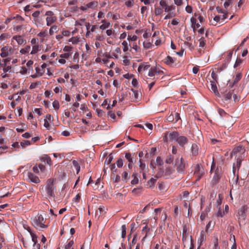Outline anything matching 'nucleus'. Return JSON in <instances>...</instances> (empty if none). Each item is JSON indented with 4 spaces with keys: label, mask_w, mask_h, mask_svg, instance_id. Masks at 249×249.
Returning <instances> with one entry per match:
<instances>
[{
    "label": "nucleus",
    "mask_w": 249,
    "mask_h": 249,
    "mask_svg": "<svg viewBox=\"0 0 249 249\" xmlns=\"http://www.w3.org/2000/svg\"><path fill=\"white\" fill-rule=\"evenodd\" d=\"M232 3V0H227L224 3V6L226 9Z\"/></svg>",
    "instance_id": "53"
},
{
    "label": "nucleus",
    "mask_w": 249,
    "mask_h": 249,
    "mask_svg": "<svg viewBox=\"0 0 249 249\" xmlns=\"http://www.w3.org/2000/svg\"><path fill=\"white\" fill-rule=\"evenodd\" d=\"M130 177L128 175V173L127 171H124L122 174V179L126 182L128 181Z\"/></svg>",
    "instance_id": "22"
},
{
    "label": "nucleus",
    "mask_w": 249,
    "mask_h": 249,
    "mask_svg": "<svg viewBox=\"0 0 249 249\" xmlns=\"http://www.w3.org/2000/svg\"><path fill=\"white\" fill-rule=\"evenodd\" d=\"M37 166L39 168V169L41 172H43L45 171L46 169V167L44 165L42 164H39Z\"/></svg>",
    "instance_id": "63"
},
{
    "label": "nucleus",
    "mask_w": 249,
    "mask_h": 249,
    "mask_svg": "<svg viewBox=\"0 0 249 249\" xmlns=\"http://www.w3.org/2000/svg\"><path fill=\"white\" fill-rule=\"evenodd\" d=\"M132 177H133V179L131 180V183L132 185H135V184H138V182H139V179L137 177L136 175L135 174V173H133L132 174Z\"/></svg>",
    "instance_id": "30"
},
{
    "label": "nucleus",
    "mask_w": 249,
    "mask_h": 249,
    "mask_svg": "<svg viewBox=\"0 0 249 249\" xmlns=\"http://www.w3.org/2000/svg\"><path fill=\"white\" fill-rule=\"evenodd\" d=\"M174 171V170L172 169V167H166L165 171V175L168 176L170 175L171 174L173 173Z\"/></svg>",
    "instance_id": "35"
},
{
    "label": "nucleus",
    "mask_w": 249,
    "mask_h": 249,
    "mask_svg": "<svg viewBox=\"0 0 249 249\" xmlns=\"http://www.w3.org/2000/svg\"><path fill=\"white\" fill-rule=\"evenodd\" d=\"M233 91L230 90L228 93H225L224 95V100L225 101L229 100L231 99L232 97V96H233V100L234 102H236V101L238 100V97L236 95V94H234L232 92Z\"/></svg>",
    "instance_id": "4"
},
{
    "label": "nucleus",
    "mask_w": 249,
    "mask_h": 249,
    "mask_svg": "<svg viewBox=\"0 0 249 249\" xmlns=\"http://www.w3.org/2000/svg\"><path fill=\"white\" fill-rule=\"evenodd\" d=\"M165 11L170 14L172 11H174L175 10V6L173 5L166 6V7L164 9Z\"/></svg>",
    "instance_id": "26"
},
{
    "label": "nucleus",
    "mask_w": 249,
    "mask_h": 249,
    "mask_svg": "<svg viewBox=\"0 0 249 249\" xmlns=\"http://www.w3.org/2000/svg\"><path fill=\"white\" fill-rule=\"evenodd\" d=\"M30 144L31 142L29 141H24L20 142V145L22 147H24Z\"/></svg>",
    "instance_id": "50"
},
{
    "label": "nucleus",
    "mask_w": 249,
    "mask_h": 249,
    "mask_svg": "<svg viewBox=\"0 0 249 249\" xmlns=\"http://www.w3.org/2000/svg\"><path fill=\"white\" fill-rule=\"evenodd\" d=\"M188 141V139L186 137L178 135L176 142L180 146L183 147L187 143Z\"/></svg>",
    "instance_id": "5"
},
{
    "label": "nucleus",
    "mask_w": 249,
    "mask_h": 249,
    "mask_svg": "<svg viewBox=\"0 0 249 249\" xmlns=\"http://www.w3.org/2000/svg\"><path fill=\"white\" fill-rule=\"evenodd\" d=\"M199 148L196 143H193L192 145L191 151L193 156H196L198 154Z\"/></svg>",
    "instance_id": "14"
},
{
    "label": "nucleus",
    "mask_w": 249,
    "mask_h": 249,
    "mask_svg": "<svg viewBox=\"0 0 249 249\" xmlns=\"http://www.w3.org/2000/svg\"><path fill=\"white\" fill-rule=\"evenodd\" d=\"M221 203H222V198L221 197L220 195L219 194L218 195V199L216 200V207L218 209L220 208V205H221Z\"/></svg>",
    "instance_id": "43"
},
{
    "label": "nucleus",
    "mask_w": 249,
    "mask_h": 249,
    "mask_svg": "<svg viewBox=\"0 0 249 249\" xmlns=\"http://www.w3.org/2000/svg\"><path fill=\"white\" fill-rule=\"evenodd\" d=\"M206 236L205 234V232L203 231H202L200 232V236L199 238L198 239L197 244L198 245V249L200 246L202 245L203 242L205 240Z\"/></svg>",
    "instance_id": "9"
},
{
    "label": "nucleus",
    "mask_w": 249,
    "mask_h": 249,
    "mask_svg": "<svg viewBox=\"0 0 249 249\" xmlns=\"http://www.w3.org/2000/svg\"><path fill=\"white\" fill-rule=\"evenodd\" d=\"M122 45L123 46L124 52H126L128 49L127 42L126 41H124L122 43Z\"/></svg>",
    "instance_id": "55"
},
{
    "label": "nucleus",
    "mask_w": 249,
    "mask_h": 249,
    "mask_svg": "<svg viewBox=\"0 0 249 249\" xmlns=\"http://www.w3.org/2000/svg\"><path fill=\"white\" fill-rule=\"evenodd\" d=\"M72 164H73V166H74V167L75 168V169L76 170L77 174H78L79 173V171H80V166L78 162L76 160H73L72 161Z\"/></svg>",
    "instance_id": "21"
},
{
    "label": "nucleus",
    "mask_w": 249,
    "mask_h": 249,
    "mask_svg": "<svg viewBox=\"0 0 249 249\" xmlns=\"http://www.w3.org/2000/svg\"><path fill=\"white\" fill-rule=\"evenodd\" d=\"M173 160H174V157L173 156H172L171 155H169L166 158V159L165 160V162L167 163L170 164L173 162Z\"/></svg>",
    "instance_id": "48"
},
{
    "label": "nucleus",
    "mask_w": 249,
    "mask_h": 249,
    "mask_svg": "<svg viewBox=\"0 0 249 249\" xmlns=\"http://www.w3.org/2000/svg\"><path fill=\"white\" fill-rule=\"evenodd\" d=\"M53 106L54 109L58 110L59 108V103L57 100H55L53 103Z\"/></svg>",
    "instance_id": "44"
},
{
    "label": "nucleus",
    "mask_w": 249,
    "mask_h": 249,
    "mask_svg": "<svg viewBox=\"0 0 249 249\" xmlns=\"http://www.w3.org/2000/svg\"><path fill=\"white\" fill-rule=\"evenodd\" d=\"M179 133L177 131L168 132V137L169 141H176Z\"/></svg>",
    "instance_id": "8"
},
{
    "label": "nucleus",
    "mask_w": 249,
    "mask_h": 249,
    "mask_svg": "<svg viewBox=\"0 0 249 249\" xmlns=\"http://www.w3.org/2000/svg\"><path fill=\"white\" fill-rule=\"evenodd\" d=\"M218 112L221 117H224L225 115H227L226 112L222 109H218Z\"/></svg>",
    "instance_id": "58"
},
{
    "label": "nucleus",
    "mask_w": 249,
    "mask_h": 249,
    "mask_svg": "<svg viewBox=\"0 0 249 249\" xmlns=\"http://www.w3.org/2000/svg\"><path fill=\"white\" fill-rule=\"evenodd\" d=\"M45 189L48 197H54V191L55 190V187L54 185V180L53 179L49 178L47 180Z\"/></svg>",
    "instance_id": "2"
},
{
    "label": "nucleus",
    "mask_w": 249,
    "mask_h": 249,
    "mask_svg": "<svg viewBox=\"0 0 249 249\" xmlns=\"http://www.w3.org/2000/svg\"><path fill=\"white\" fill-rule=\"evenodd\" d=\"M241 77H242L241 74L240 73H237L233 80V82L235 84H236L240 80V79H241Z\"/></svg>",
    "instance_id": "42"
},
{
    "label": "nucleus",
    "mask_w": 249,
    "mask_h": 249,
    "mask_svg": "<svg viewBox=\"0 0 249 249\" xmlns=\"http://www.w3.org/2000/svg\"><path fill=\"white\" fill-rule=\"evenodd\" d=\"M13 38L15 40H16L19 45H21L23 44L24 43L26 42V40L24 39L23 37H22L20 36H14Z\"/></svg>",
    "instance_id": "15"
},
{
    "label": "nucleus",
    "mask_w": 249,
    "mask_h": 249,
    "mask_svg": "<svg viewBox=\"0 0 249 249\" xmlns=\"http://www.w3.org/2000/svg\"><path fill=\"white\" fill-rule=\"evenodd\" d=\"M176 60V58L168 55L165 59V62L168 65L173 66Z\"/></svg>",
    "instance_id": "10"
},
{
    "label": "nucleus",
    "mask_w": 249,
    "mask_h": 249,
    "mask_svg": "<svg viewBox=\"0 0 249 249\" xmlns=\"http://www.w3.org/2000/svg\"><path fill=\"white\" fill-rule=\"evenodd\" d=\"M150 67L149 65H145L144 64L141 63L138 67V71L139 72H140L142 70L145 71L148 70Z\"/></svg>",
    "instance_id": "19"
},
{
    "label": "nucleus",
    "mask_w": 249,
    "mask_h": 249,
    "mask_svg": "<svg viewBox=\"0 0 249 249\" xmlns=\"http://www.w3.org/2000/svg\"><path fill=\"white\" fill-rule=\"evenodd\" d=\"M131 84L133 87L137 88L139 85L138 82L136 78H133L132 80Z\"/></svg>",
    "instance_id": "60"
},
{
    "label": "nucleus",
    "mask_w": 249,
    "mask_h": 249,
    "mask_svg": "<svg viewBox=\"0 0 249 249\" xmlns=\"http://www.w3.org/2000/svg\"><path fill=\"white\" fill-rule=\"evenodd\" d=\"M74 242L73 240L70 241L68 243L65 245V249H70L73 245Z\"/></svg>",
    "instance_id": "49"
},
{
    "label": "nucleus",
    "mask_w": 249,
    "mask_h": 249,
    "mask_svg": "<svg viewBox=\"0 0 249 249\" xmlns=\"http://www.w3.org/2000/svg\"><path fill=\"white\" fill-rule=\"evenodd\" d=\"M31 47L30 46H26L24 48H22L20 50V53L21 54H25L29 52Z\"/></svg>",
    "instance_id": "34"
},
{
    "label": "nucleus",
    "mask_w": 249,
    "mask_h": 249,
    "mask_svg": "<svg viewBox=\"0 0 249 249\" xmlns=\"http://www.w3.org/2000/svg\"><path fill=\"white\" fill-rule=\"evenodd\" d=\"M139 167L140 169L142 171H143L144 169L145 168V164L143 163L142 161V160L140 159L139 161Z\"/></svg>",
    "instance_id": "51"
},
{
    "label": "nucleus",
    "mask_w": 249,
    "mask_h": 249,
    "mask_svg": "<svg viewBox=\"0 0 249 249\" xmlns=\"http://www.w3.org/2000/svg\"><path fill=\"white\" fill-rule=\"evenodd\" d=\"M163 13V10L161 8L156 7L155 9V15L158 16L161 14Z\"/></svg>",
    "instance_id": "40"
},
{
    "label": "nucleus",
    "mask_w": 249,
    "mask_h": 249,
    "mask_svg": "<svg viewBox=\"0 0 249 249\" xmlns=\"http://www.w3.org/2000/svg\"><path fill=\"white\" fill-rule=\"evenodd\" d=\"M188 237L187 229L186 227H184L182 232V241L183 243L187 240Z\"/></svg>",
    "instance_id": "17"
},
{
    "label": "nucleus",
    "mask_w": 249,
    "mask_h": 249,
    "mask_svg": "<svg viewBox=\"0 0 249 249\" xmlns=\"http://www.w3.org/2000/svg\"><path fill=\"white\" fill-rule=\"evenodd\" d=\"M241 150H243L242 146L236 147L232 150V151L231 153V155H234L236 154H237L238 152L241 151Z\"/></svg>",
    "instance_id": "29"
},
{
    "label": "nucleus",
    "mask_w": 249,
    "mask_h": 249,
    "mask_svg": "<svg viewBox=\"0 0 249 249\" xmlns=\"http://www.w3.org/2000/svg\"><path fill=\"white\" fill-rule=\"evenodd\" d=\"M96 111L99 117H102L105 113L104 111L100 109H96Z\"/></svg>",
    "instance_id": "59"
},
{
    "label": "nucleus",
    "mask_w": 249,
    "mask_h": 249,
    "mask_svg": "<svg viewBox=\"0 0 249 249\" xmlns=\"http://www.w3.org/2000/svg\"><path fill=\"white\" fill-rule=\"evenodd\" d=\"M56 20V18L55 16L47 17L46 18L47 25L50 26L53 23H54Z\"/></svg>",
    "instance_id": "16"
},
{
    "label": "nucleus",
    "mask_w": 249,
    "mask_h": 249,
    "mask_svg": "<svg viewBox=\"0 0 249 249\" xmlns=\"http://www.w3.org/2000/svg\"><path fill=\"white\" fill-rule=\"evenodd\" d=\"M58 27L56 25H53L52 26L49 31V33L50 35H53L54 32H56L58 31Z\"/></svg>",
    "instance_id": "28"
},
{
    "label": "nucleus",
    "mask_w": 249,
    "mask_h": 249,
    "mask_svg": "<svg viewBox=\"0 0 249 249\" xmlns=\"http://www.w3.org/2000/svg\"><path fill=\"white\" fill-rule=\"evenodd\" d=\"M125 158L129 162H133V158L132 157L131 154L130 153H126L125 155Z\"/></svg>",
    "instance_id": "36"
},
{
    "label": "nucleus",
    "mask_w": 249,
    "mask_h": 249,
    "mask_svg": "<svg viewBox=\"0 0 249 249\" xmlns=\"http://www.w3.org/2000/svg\"><path fill=\"white\" fill-rule=\"evenodd\" d=\"M30 233L32 237V241L34 242V246H35L37 242V237L32 231H30Z\"/></svg>",
    "instance_id": "23"
},
{
    "label": "nucleus",
    "mask_w": 249,
    "mask_h": 249,
    "mask_svg": "<svg viewBox=\"0 0 249 249\" xmlns=\"http://www.w3.org/2000/svg\"><path fill=\"white\" fill-rule=\"evenodd\" d=\"M38 51V46L37 45H34L33 46L32 51L31 52V54H35Z\"/></svg>",
    "instance_id": "54"
},
{
    "label": "nucleus",
    "mask_w": 249,
    "mask_h": 249,
    "mask_svg": "<svg viewBox=\"0 0 249 249\" xmlns=\"http://www.w3.org/2000/svg\"><path fill=\"white\" fill-rule=\"evenodd\" d=\"M28 178L32 182L35 183H38L40 182V179L38 177L35 175L33 173L31 172H29L28 173Z\"/></svg>",
    "instance_id": "6"
},
{
    "label": "nucleus",
    "mask_w": 249,
    "mask_h": 249,
    "mask_svg": "<svg viewBox=\"0 0 249 249\" xmlns=\"http://www.w3.org/2000/svg\"><path fill=\"white\" fill-rule=\"evenodd\" d=\"M124 164L123 160L122 159H119L116 161V165L118 167L121 168L123 166Z\"/></svg>",
    "instance_id": "47"
},
{
    "label": "nucleus",
    "mask_w": 249,
    "mask_h": 249,
    "mask_svg": "<svg viewBox=\"0 0 249 249\" xmlns=\"http://www.w3.org/2000/svg\"><path fill=\"white\" fill-rule=\"evenodd\" d=\"M1 53H0V56L2 58H4L8 56L9 52H8V47L4 46L1 49Z\"/></svg>",
    "instance_id": "13"
},
{
    "label": "nucleus",
    "mask_w": 249,
    "mask_h": 249,
    "mask_svg": "<svg viewBox=\"0 0 249 249\" xmlns=\"http://www.w3.org/2000/svg\"><path fill=\"white\" fill-rule=\"evenodd\" d=\"M242 62V59H240V58H237L235 61L234 67H236L238 66L239 65H240L241 64Z\"/></svg>",
    "instance_id": "62"
},
{
    "label": "nucleus",
    "mask_w": 249,
    "mask_h": 249,
    "mask_svg": "<svg viewBox=\"0 0 249 249\" xmlns=\"http://www.w3.org/2000/svg\"><path fill=\"white\" fill-rule=\"evenodd\" d=\"M242 160L240 158H237L235 164V166L237 168V171L238 172L242 163Z\"/></svg>",
    "instance_id": "33"
},
{
    "label": "nucleus",
    "mask_w": 249,
    "mask_h": 249,
    "mask_svg": "<svg viewBox=\"0 0 249 249\" xmlns=\"http://www.w3.org/2000/svg\"><path fill=\"white\" fill-rule=\"evenodd\" d=\"M213 249H220V247L218 246V238L217 237H214V238Z\"/></svg>",
    "instance_id": "25"
},
{
    "label": "nucleus",
    "mask_w": 249,
    "mask_h": 249,
    "mask_svg": "<svg viewBox=\"0 0 249 249\" xmlns=\"http://www.w3.org/2000/svg\"><path fill=\"white\" fill-rule=\"evenodd\" d=\"M122 229V237L123 238H125L126 236V228L125 225H123L121 227Z\"/></svg>",
    "instance_id": "38"
},
{
    "label": "nucleus",
    "mask_w": 249,
    "mask_h": 249,
    "mask_svg": "<svg viewBox=\"0 0 249 249\" xmlns=\"http://www.w3.org/2000/svg\"><path fill=\"white\" fill-rule=\"evenodd\" d=\"M204 170L203 167L198 164L196 165V166L195 167L194 175L198 172H201V171H203Z\"/></svg>",
    "instance_id": "20"
},
{
    "label": "nucleus",
    "mask_w": 249,
    "mask_h": 249,
    "mask_svg": "<svg viewBox=\"0 0 249 249\" xmlns=\"http://www.w3.org/2000/svg\"><path fill=\"white\" fill-rule=\"evenodd\" d=\"M134 1L133 0H128L125 2V5L128 7H131L133 5Z\"/></svg>",
    "instance_id": "57"
},
{
    "label": "nucleus",
    "mask_w": 249,
    "mask_h": 249,
    "mask_svg": "<svg viewBox=\"0 0 249 249\" xmlns=\"http://www.w3.org/2000/svg\"><path fill=\"white\" fill-rule=\"evenodd\" d=\"M211 89L214 94L217 96H220L219 93L218 91L217 86L214 81H211Z\"/></svg>",
    "instance_id": "11"
},
{
    "label": "nucleus",
    "mask_w": 249,
    "mask_h": 249,
    "mask_svg": "<svg viewBox=\"0 0 249 249\" xmlns=\"http://www.w3.org/2000/svg\"><path fill=\"white\" fill-rule=\"evenodd\" d=\"M149 231H150V229L147 226H145V227H144L143 228V229L142 230V232L143 233H145V236H144V238H145L147 236Z\"/></svg>",
    "instance_id": "41"
},
{
    "label": "nucleus",
    "mask_w": 249,
    "mask_h": 249,
    "mask_svg": "<svg viewBox=\"0 0 249 249\" xmlns=\"http://www.w3.org/2000/svg\"><path fill=\"white\" fill-rule=\"evenodd\" d=\"M68 41L71 42L73 44H77L79 41V38L77 36L72 37L69 39Z\"/></svg>",
    "instance_id": "24"
},
{
    "label": "nucleus",
    "mask_w": 249,
    "mask_h": 249,
    "mask_svg": "<svg viewBox=\"0 0 249 249\" xmlns=\"http://www.w3.org/2000/svg\"><path fill=\"white\" fill-rule=\"evenodd\" d=\"M220 179V176L219 175L217 174V173H215L214 175L213 176V181L214 183H217Z\"/></svg>",
    "instance_id": "39"
},
{
    "label": "nucleus",
    "mask_w": 249,
    "mask_h": 249,
    "mask_svg": "<svg viewBox=\"0 0 249 249\" xmlns=\"http://www.w3.org/2000/svg\"><path fill=\"white\" fill-rule=\"evenodd\" d=\"M156 164L159 165H161L163 164L162 160L160 157H158L156 159Z\"/></svg>",
    "instance_id": "64"
},
{
    "label": "nucleus",
    "mask_w": 249,
    "mask_h": 249,
    "mask_svg": "<svg viewBox=\"0 0 249 249\" xmlns=\"http://www.w3.org/2000/svg\"><path fill=\"white\" fill-rule=\"evenodd\" d=\"M113 160V156L111 155V154H110L106 159L105 164L107 165H109L111 162V161Z\"/></svg>",
    "instance_id": "37"
},
{
    "label": "nucleus",
    "mask_w": 249,
    "mask_h": 249,
    "mask_svg": "<svg viewBox=\"0 0 249 249\" xmlns=\"http://www.w3.org/2000/svg\"><path fill=\"white\" fill-rule=\"evenodd\" d=\"M148 75V76H149L150 77L154 76L155 75V68H151L149 70Z\"/></svg>",
    "instance_id": "56"
},
{
    "label": "nucleus",
    "mask_w": 249,
    "mask_h": 249,
    "mask_svg": "<svg viewBox=\"0 0 249 249\" xmlns=\"http://www.w3.org/2000/svg\"><path fill=\"white\" fill-rule=\"evenodd\" d=\"M206 45V40L204 39L203 37H201L199 39V46L200 47H204Z\"/></svg>",
    "instance_id": "45"
},
{
    "label": "nucleus",
    "mask_w": 249,
    "mask_h": 249,
    "mask_svg": "<svg viewBox=\"0 0 249 249\" xmlns=\"http://www.w3.org/2000/svg\"><path fill=\"white\" fill-rule=\"evenodd\" d=\"M44 94L46 97L50 98L53 95V93L51 90H46Z\"/></svg>",
    "instance_id": "52"
},
{
    "label": "nucleus",
    "mask_w": 249,
    "mask_h": 249,
    "mask_svg": "<svg viewBox=\"0 0 249 249\" xmlns=\"http://www.w3.org/2000/svg\"><path fill=\"white\" fill-rule=\"evenodd\" d=\"M175 165L177 166V170L178 173H183L184 172L185 163L182 158H177L176 160Z\"/></svg>",
    "instance_id": "3"
},
{
    "label": "nucleus",
    "mask_w": 249,
    "mask_h": 249,
    "mask_svg": "<svg viewBox=\"0 0 249 249\" xmlns=\"http://www.w3.org/2000/svg\"><path fill=\"white\" fill-rule=\"evenodd\" d=\"M247 209H248L247 205H244L239 209L238 213V215H239V216H240L239 217V218L240 217L243 218L244 219L245 218V217H246L245 213L247 211Z\"/></svg>",
    "instance_id": "7"
},
{
    "label": "nucleus",
    "mask_w": 249,
    "mask_h": 249,
    "mask_svg": "<svg viewBox=\"0 0 249 249\" xmlns=\"http://www.w3.org/2000/svg\"><path fill=\"white\" fill-rule=\"evenodd\" d=\"M131 91L132 92V96L133 99L137 100L139 98V92L137 90H134L133 89H131Z\"/></svg>",
    "instance_id": "27"
},
{
    "label": "nucleus",
    "mask_w": 249,
    "mask_h": 249,
    "mask_svg": "<svg viewBox=\"0 0 249 249\" xmlns=\"http://www.w3.org/2000/svg\"><path fill=\"white\" fill-rule=\"evenodd\" d=\"M41 160L42 161H43L45 162H46L50 165H51L52 164L51 159L48 155H44L43 157H42Z\"/></svg>",
    "instance_id": "18"
},
{
    "label": "nucleus",
    "mask_w": 249,
    "mask_h": 249,
    "mask_svg": "<svg viewBox=\"0 0 249 249\" xmlns=\"http://www.w3.org/2000/svg\"><path fill=\"white\" fill-rule=\"evenodd\" d=\"M215 215L218 217H223L225 215V211L222 212L220 208L218 209V211L215 213Z\"/></svg>",
    "instance_id": "46"
},
{
    "label": "nucleus",
    "mask_w": 249,
    "mask_h": 249,
    "mask_svg": "<svg viewBox=\"0 0 249 249\" xmlns=\"http://www.w3.org/2000/svg\"><path fill=\"white\" fill-rule=\"evenodd\" d=\"M205 173L204 170L203 171H201V172H198L196 174H195L196 177V181H198L202 178V177L203 176V175Z\"/></svg>",
    "instance_id": "31"
},
{
    "label": "nucleus",
    "mask_w": 249,
    "mask_h": 249,
    "mask_svg": "<svg viewBox=\"0 0 249 249\" xmlns=\"http://www.w3.org/2000/svg\"><path fill=\"white\" fill-rule=\"evenodd\" d=\"M231 237H233V245L231 247V249H236V244L235 242V238L234 235H231Z\"/></svg>",
    "instance_id": "61"
},
{
    "label": "nucleus",
    "mask_w": 249,
    "mask_h": 249,
    "mask_svg": "<svg viewBox=\"0 0 249 249\" xmlns=\"http://www.w3.org/2000/svg\"><path fill=\"white\" fill-rule=\"evenodd\" d=\"M45 221L46 219L41 214H38L36 216L32 218V225L37 229L46 228L47 225L44 224Z\"/></svg>",
    "instance_id": "1"
},
{
    "label": "nucleus",
    "mask_w": 249,
    "mask_h": 249,
    "mask_svg": "<svg viewBox=\"0 0 249 249\" xmlns=\"http://www.w3.org/2000/svg\"><path fill=\"white\" fill-rule=\"evenodd\" d=\"M156 178H151L150 179H149L147 183H146V186H147L148 188H153L154 186H155V182L157 180V177L156 176L155 177Z\"/></svg>",
    "instance_id": "12"
},
{
    "label": "nucleus",
    "mask_w": 249,
    "mask_h": 249,
    "mask_svg": "<svg viewBox=\"0 0 249 249\" xmlns=\"http://www.w3.org/2000/svg\"><path fill=\"white\" fill-rule=\"evenodd\" d=\"M5 141L4 139L1 138L0 139V149H6L8 148V147L5 145Z\"/></svg>",
    "instance_id": "32"
}]
</instances>
